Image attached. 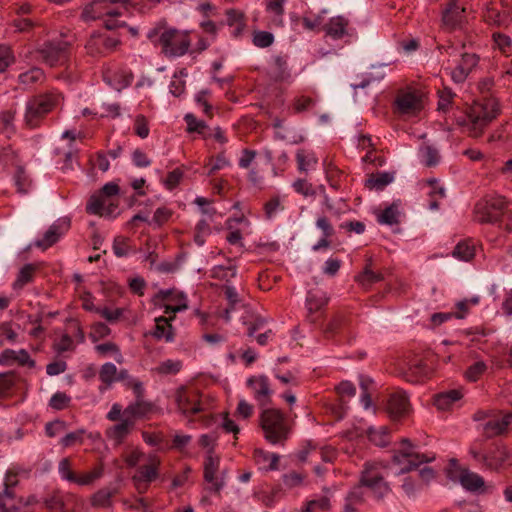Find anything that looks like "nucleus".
<instances>
[{
  "label": "nucleus",
  "instance_id": "1",
  "mask_svg": "<svg viewBox=\"0 0 512 512\" xmlns=\"http://www.w3.org/2000/svg\"><path fill=\"white\" fill-rule=\"evenodd\" d=\"M147 38L160 49L161 54L169 59L186 55L192 45L190 31L162 23L150 29Z\"/></svg>",
  "mask_w": 512,
  "mask_h": 512
},
{
  "label": "nucleus",
  "instance_id": "2",
  "mask_svg": "<svg viewBox=\"0 0 512 512\" xmlns=\"http://www.w3.org/2000/svg\"><path fill=\"white\" fill-rule=\"evenodd\" d=\"M500 103L494 97L475 100L467 109L461 124L472 137H480L500 114Z\"/></svg>",
  "mask_w": 512,
  "mask_h": 512
},
{
  "label": "nucleus",
  "instance_id": "3",
  "mask_svg": "<svg viewBox=\"0 0 512 512\" xmlns=\"http://www.w3.org/2000/svg\"><path fill=\"white\" fill-rule=\"evenodd\" d=\"M135 5V0H94L83 9L81 19L88 22L107 17L105 26L110 30L115 29L123 25L116 18Z\"/></svg>",
  "mask_w": 512,
  "mask_h": 512
},
{
  "label": "nucleus",
  "instance_id": "4",
  "mask_svg": "<svg viewBox=\"0 0 512 512\" xmlns=\"http://www.w3.org/2000/svg\"><path fill=\"white\" fill-rule=\"evenodd\" d=\"M259 424L265 440L272 445H283L290 436L289 422L279 409H263L259 415Z\"/></svg>",
  "mask_w": 512,
  "mask_h": 512
},
{
  "label": "nucleus",
  "instance_id": "5",
  "mask_svg": "<svg viewBox=\"0 0 512 512\" xmlns=\"http://www.w3.org/2000/svg\"><path fill=\"white\" fill-rule=\"evenodd\" d=\"M63 102V96L56 90L38 94L26 103L25 122L31 128L38 127L41 120Z\"/></svg>",
  "mask_w": 512,
  "mask_h": 512
},
{
  "label": "nucleus",
  "instance_id": "6",
  "mask_svg": "<svg viewBox=\"0 0 512 512\" xmlns=\"http://www.w3.org/2000/svg\"><path fill=\"white\" fill-rule=\"evenodd\" d=\"M161 464V458L157 454H147L144 462L137 467L131 478L138 493L144 494L147 492L152 482L164 480L160 473Z\"/></svg>",
  "mask_w": 512,
  "mask_h": 512
},
{
  "label": "nucleus",
  "instance_id": "7",
  "mask_svg": "<svg viewBox=\"0 0 512 512\" xmlns=\"http://www.w3.org/2000/svg\"><path fill=\"white\" fill-rule=\"evenodd\" d=\"M358 484L368 489L378 501L382 500L391 491L388 483L384 480L383 469L377 463H366L364 465Z\"/></svg>",
  "mask_w": 512,
  "mask_h": 512
},
{
  "label": "nucleus",
  "instance_id": "8",
  "mask_svg": "<svg viewBox=\"0 0 512 512\" xmlns=\"http://www.w3.org/2000/svg\"><path fill=\"white\" fill-rule=\"evenodd\" d=\"M61 36L66 39L47 41L37 49L43 62L51 67L62 65L66 61L69 49L74 43L73 35L61 33Z\"/></svg>",
  "mask_w": 512,
  "mask_h": 512
},
{
  "label": "nucleus",
  "instance_id": "9",
  "mask_svg": "<svg viewBox=\"0 0 512 512\" xmlns=\"http://www.w3.org/2000/svg\"><path fill=\"white\" fill-rule=\"evenodd\" d=\"M480 56L466 50V43H462V51L459 57L455 59L454 66L450 69V76L454 83L462 84L468 77L480 68Z\"/></svg>",
  "mask_w": 512,
  "mask_h": 512
},
{
  "label": "nucleus",
  "instance_id": "10",
  "mask_svg": "<svg viewBox=\"0 0 512 512\" xmlns=\"http://www.w3.org/2000/svg\"><path fill=\"white\" fill-rule=\"evenodd\" d=\"M425 94L422 90L407 87L399 90L394 104L399 115L412 117L418 115L424 108Z\"/></svg>",
  "mask_w": 512,
  "mask_h": 512
},
{
  "label": "nucleus",
  "instance_id": "11",
  "mask_svg": "<svg viewBox=\"0 0 512 512\" xmlns=\"http://www.w3.org/2000/svg\"><path fill=\"white\" fill-rule=\"evenodd\" d=\"M434 453L421 454L413 450V445L410 440L403 438L401 440V448L393 456V462L397 465L403 466L400 469L401 473L408 472L415 469L420 464L428 463L435 460Z\"/></svg>",
  "mask_w": 512,
  "mask_h": 512
},
{
  "label": "nucleus",
  "instance_id": "12",
  "mask_svg": "<svg viewBox=\"0 0 512 512\" xmlns=\"http://www.w3.org/2000/svg\"><path fill=\"white\" fill-rule=\"evenodd\" d=\"M508 207L504 197H491L476 204L475 217L480 223H499Z\"/></svg>",
  "mask_w": 512,
  "mask_h": 512
},
{
  "label": "nucleus",
  "instance_id": "13",
  "mask_svg": "<svg viewBox=\"0 0 512 512\" xmlns=\"http://www.w3.org/2000/svg\"><path fill=\"white\" fill-rule=\"evenodd\" d=\"M154 303L171 316L188 308L186 295L173 289L160 290L154 296Z\"/></svg>",
  "mask_w": 512,
  "mask_h": 512
},
{
  "label": "nucleus",
  "instance_id": "14",
  "mask_svg": "<svg viewBox=\"0 0 512 512\" xmlns=\"http://www.w3.org/2000/svg\"><path fill=\"white\" fill-rule=\"evenodd\" d=\"M103 81L116 91H122L131 85L133 73L117 64H108L102 71Z\"/></svg>",
  "mask_w": 512,
  "mask_h": 512
},
{
  "label": "nucleus",
  "instance_id": "15",
  "mask_svg": "<svg viewBox=\"0 0 512 512\" xmlns=\"http://www.w3.org/2000/svg\"><path fill=\"white\" fill-rule=\"evenodd\" d=\"M120 44L118 38L107 33H93L88 39L85 48L92 57H103L113 52Z\"/></svg>",
  "mask_w": 512,
  "mask_h": 512
},
{
  "label": "nucleus",
  "instance_id": "16",
  "mask_svg": "<svg viewBox=\"0 0 512 512\" xmlns=\"http://www.w3.org/2000/svg\"><path fill=\"white\" fill-rule=\"evenodd\" d=\"M174 402L182 414H197L202 408L196 390L181 386L174 393Z\"/></svg>",
  "mask_w": 512,
  "mask_h": 512
},
{
  "label": "nucleus",
  "instance_id": "17",
  "mask_svg": "<svg viewBox=\"0 0 512 512\" xmlns=\"http://www.w3.org/2000/svg\"><path fill=\"white\" fill-rule=\"evenodd\" d=\"M246 385L260 406H266L270 403L273 389L266 375L250 376L246 381Z\"/></svg>",
  "mask_w": 512,
  "mask_h": 512
},
{
  "label": "nucleus",
  "instance_id": "18",
  "mask_svg": "<svg viewBox=\"0 0 512 512\" xmlns=\"http://www.w3.org/2000/svg\"><path fill=\"white\" fill-rule=\"evenodd\" d=\"M118 204V199H111L97 193L90 197L86 210L92 215L114 217L116 215Z\"/></svg>",
  "mask_w": 512,
  "mask_h": 512
},
{
  "label": "nucleus",
  "instance_id": "19",
  "mask_svg": "<svg viewBox=\"0 0 512 512\" xmlns=\"http://www.w3.org/2000/svg\"><path fill=\"white\" fill-rule=\"evenodd\" d=\"M466 8L460 2L451 0L442 12V24L448 30L461 28L465 22Z\"/></svg>",
  "mask_w": 512,
  "mask_h": 512
},
{
  "label": "nucleus",
  "instance_id": "20",
  "mask_svg": "<svg viewBox=\"0 0 512 512\" xmlns=\"http://www.w3.org/2000/svg\"><path fill=\"white\" fill-rule=\"evenodd\" d=\"M69 229L70 219L59 218L48 228L43 238L35 242V246L45 250L54 245Z\"/></svg>",
  "mask_w": 512,
  "mask_h": 512
},
{
  "label": "nucleus",
  "instance_id": "21",
  "mask_svg": "<svg viewBox=\"0 0 512 512\" xmlns=\"http://www.w3.org/2000/svg\"><path fill=\"white\" fill-rule=\"evenodd\" d=\"M511 419L512 414H507L503 417L491 415L484 423L478 424L477 428L481 430L487 438H492L503 433L510 424Z\"/></svg>",
  "mask_w": 512,
  "mask_h": 512
},
{
  "label": "nucleus",
  "instance_id": "22",
  "mask_svg": "<svg viewBox=\"0 0 512 512\" xmlns=\"http://www.w3.org/2000/svg\"><path fill=\"white\" fill-rule=\"evenodd\" d=\"M17 363L20 366L34 368L36 363L25 349H5L0 353V365L10 366Z\"/></svg>",
  "mask_w": 512,
  "mask_h": 512
},
{
  "label": "nucleus",
  "instance_id": "23",
  "mask_svg": "<svg viewBox=\"0 0 512 512\" xmlns=\"http://www.w3.org/2000/svg\"><path fill=\"white\" fill-rule=\"evenodd\" d=\"M387 410L394 419L406 416L410 411V402L407 394L397 391L389 397Z\"/></svg>",
  "mask_w": 512,
  "mask_h": 512
},
{
  "label": "nucleus",
  "instance_id": "24",
  "mask_svg": "<svg viewBox=\"0 0 512 512\" xmlns=\"http://www.w3.org/2000/svg\"><path fill=\"white\" fill-rule=\"evenodd\" d=\"M174 319V316H170L169 318L160 316L155 319V327L148 334L152 336L157 341H165L166 343H170L174 341L175 333L171 321Z\"/></svg>",
  "mask_w": 512,
  "mask_h": 512
},
{
  "label": "nucleus",
  "instance_id": "25",
  "mask_svg": "<svg viewBox=\"0 0 512 512\" xmlns=\"http://www.w3.org/2000/svg\"><path fill=\"white\" fill-rule=\"evenodd\" d=\"M509 460V452L504 446H497L483 457L484 466L493 471L504 468Z\"/></svg>",
  "mask_w": 512,
  "mask_h": 512
},
{
  "label": "nucleus",
  "instance_id": "26",
  "mask_svg": "<svg viewBox=\"0 0 512 512\" xmlns=\"http://www.w3.org/2000/svg\"><path fill=\"white\" fill-rule=\"evenodd\" d=\"M327 302L328 299L323 291L311 290L308 292L306 307L308 310V319L311 322H315L317 320V313L327 305Z\"/></svg>",
  "mask_w": 512,
  "mask_h": 512
},
{
  "label": "nucleus",
  "instance_id": "27",
  "mask_svg": "<svg viewBox=\"0 0 512 512\" xmlns=\"http://www.w3.org/2000/svg\"><path fill=\"white\" fill-rule=\"evenodd\" d=\"M133 427L134 421L124 416L120 423L112 426L107 430V437L116 445H120L130 434Z\"/></svg>",
  "mask_w": 512,
  "mask_h": 512
},
{
  "label": "nucleus",
  "instance_id": "28",
  "mask_svg": "<svg viewBox=\"0 0 512 512\" xmlns=\"http://www.w3.org/2000/svg\"><path fill=\"white\" fill-rule=\"evenodd\" d=\"M219 458L215 456L210 449L204 462V479L212 484L213 489L218 492L223 484L215 480L216 473L219 468Z\"/></svg>",
  "mask_w": 512,
  "mask_h": 512
},
{
  "label": "nucleus",
  "instance_id": "29",
  "mask_svg": "<svg viewBox=\"0 0 512 512\" xmlns=\"http://www.w3.org/2000/svg\"><path fill=\"white\" fill-rule=\"evenodd\" d=\"M459 482L467 491L484 492L485 482L483 477L468 469L461 470Z\"/></svg>",
  "mask_w": 512,
  "mask_h": 512
},
{
  "label": "nucleus",
  "instance_id": "30",
  "mask_svg": "<svg viewBox=\"0 0 512 512\" xmlns=\"http://www.w3.org/2000/svg\"><path fill=\"white\" fill-rule=\"evenodd\" d=\"M463 397L462 390L452 389L441 392L434 397V405L438 410L447 411L455 406Z\"/></svg>",
  "mask_w": 512,
  "mask_h": 512
},
{
  "label": "nucleus",
  "instance_id": "31",
  "mask_svg": "<svg viewBox=\"0 0 512 512\" xmlns=\"http://www.w3.org/2000/svg\"><path fill=\"white\" fill-rule=\"evenodd\" d=\"M365 488L359 484L355 485L346 495L344 499V512H357L358 507L365 502Z\"/></svg>",
  "mask_w": 512,
  "mask_h": 512
},
{
  "label": "nucleus",
  "instance_id": "32",
  "mask_svg": "<svg viewBox=\"0 0 512 512\" xmlns=\"http://www.w3.org/2000/svg\"><path fill=\"white\" fill-rule=\"evenodd\" d=\"M21 377L16 371L0 373V398L11 396L20 382Z\"/></svg>",
  "mask_w": 512,
  "mask_h": 512
},
{
  "label": "nucleus",
  "instance_id": "33",
  "mask_svg": "<svg viewBox=\"0 0 512 512\" xmlns=\"http://www.w3.org/2000/svg\"><path fill=\"white\" fill-rule=\"evenodd\" d=\"M431 372L430 367L424 361L416 360L409 366L405 377L409 382L420 383L427 379Z\"/></svg>",
  "mask_w": 512,
  "mask_h": 512
},
{
  "label": "nucleus",
  "instance_id": "34",
  "mask_svg": "<svg viewBox=\"0 0 512 512\" xmlns=\"http://www.w3.org/2000/svg\"><path fill=\"white\" fill-rule=\"evenodd\" d=\"M226 22L227 25L231 28V35L234 38H239L242 36L246 27L245 15L243 12L235 9L227 10Z\"/></svg>",
  "mask_w": 512,
  "mask_h": 512
},
{
  "label": "nucleus",
  "instance_id": "35",
  "mask_svg": "<svg viewBox=\"0 0 512 512\" xmlns=\"http://www.w3.org/2000/svg\"><path fill=\"white\" fill-rule=\"evenodd\" d=\"M152 409V403L145 401L143 398H139L124 409L123 416L130 418L135 422V419L145 417L152 411Z\"/></svg>",
  "mask_w": 512,
  "mask_h": 512
},
{
  "label": "nucleus",
  "instance_id": "36",
  "mask_svg": "<svg viewBox=\"0 0 512 512\" xmlns=\"http://www.w3.org/2000/svg\"><path fill=\"white\" fill-rule=\"evenodd\" d=\"M253 456L255 463L260 469L268 471L278 468L279 456L275 453H270L263 449H255Z\"/></svg>",
  "mask_w": 512,
  "mask_h": 512
},
{
  "label": "nucleus",
  "instance_id": "37",
  "mask_svg": "<svg viewBox=\"0 0 512 512\" xmlns=\"http://www.w3.org/2000/svg\"><path fill=\"white\" fill-rule=\"evenodd\" d=\"M270 76L275 81H287L291 78L287 60L282 56H275L270 65Z\"/></svg>",
  "mask_w": 512,
  "mask_h": 512
},
{
  "label": "nucleus",
  "instance_id": "38",
  "mask_svg": "<svg viewBox=\"0 0 512 512\" xmlns=\"http://www.w3.org/2000/svg\"><path fill=\"white\" fill-rule=\"evenodd\" d=\"M297 168L301 173H307L315 169L318 159L315 153L309 149H299L296 152Z\"/></svg>",
  "mask_w": 512,
  "mask_h": 512
},
{
  "label": "nucleus",
  "instance_id": "39",
  "mask_svg": "<svg viewBox=\"0 0 512 512\" xmlns=\"http://www.w3.org/2000/svg\"><path fill=\"white\" fill-rule=\"evenodd\" d=\"M22 165L19 154L11 146L3 147L0 150V170L6 171L11 167L15 169Z\"/></svg>",
  "mask_w": 512,
  "mask_h": 512
},
{
  "label": "nucleus",
  "instance_id": "40",
  "mask_svg": "<svg viewBox=\"0 0 512 512\" xmlns=\"http://www.w3.org/2000/svg\"><path fill=\"white\" fill-rule=\"evenodd\" d=\"M383 279L384 276L381 272H375L372 270L371 262L367 263L363 268V271L355 276V281L366 289Z\"/></svg>",
  "mask_w": 512,
  "mask_h": 512
},
{
  "label": "nucleus",
  "instance_id": "41",
  "mask_svg": "<svg viewBox=\"0 0 512 512\" xmlns=\"http://www.w3.org/2000/svg\"><path fill=\"white\" fill-rule=\"evenodd\" d=\"M476 247L471 240H462L452 251V256L460 261H471L475 256Z\"/></svg>",
  "mask_w": 512,
  "mask_h": 512
},
{
  "label": "nucleus",
  "instance_id": "42",
  "mask_svg": "<svg viewBox=\"0 0 512 512\" xmlns=\"http://www.w3.org/2000/svg\"><path fill=\"white\" fill-rule=\"evenodd\" d=\"M348 20L343 16H336L329 20L325 26L326 34L334 39L342 38L346 34Z\"/></svg>",
  "mask_w": 512,
  "mask_h": 512
},
{
  "label": "nucleus",
  "instance_id": "43",
  "mask_svg": "<svg viewBox=\"0 0 512 512\" xmlns=\"http://www.w3.org/2000/svg\"><path fill=\"white\" fill-rule=\"evenodd\" d=\"M394 180V173L392 172H378L371 174L365 182V186L370 190H383L387 185Z\"/></svg>",
  "mask_w": 512,
  "mask_h": 512
},
{
  "label": "nucleus",
  "instance_id": "44",
  "mask_svg": "<svg viewBox=\"0 0 512 512\" xmlns=\"http://www.w3.org/2000/svg\"><path fill=\"white\" fill-rule=\"evenodd\" d=\"M426 184L430 188L428 192L429 209L437 210L439 208V201L444 199L446 196L445 189L439 185L436 179H428Z\"/></svg>",
  "mask_w": 512,
  "mask_h": 512
},
{
  "label": "nucleus",
  "instance_id": "45",
  "mask_svg": "<svg viewBox=\"0 0 512 512\" xmlns=\"http://www.w3.org/2000/svg\"><path fill=\"white\" fill-rule=\"evenodd\" d=\"M45 79V74L42 69L33 67L30 70L19 74L18 82L24 88H30L35 84L42 83Z\"/></svg>",
  "mask_w": 512,
  "mask_h": 512
},
{
  "label": "nucleus",
  "instance_id": "46",
  "mask_svg": "<svg viewBox=\"0 0 512 512\" xmlns=\"http://www.w3.org/2000/svg\"><path fill=\"white\" fill-rule=\"evenodd\" d=\"M183 367V363L179 359H166L162 362H160L156 367L152 368L151 372L160 375V376H167V375H175Z\"/></svg>",
  "mask_w": 512,
  "mask_h": 512
},
{
  "label": "nucleus",
  "instance_id": "47",
  "mask_svg": "<svg viewBox=\"0 0 512 512\" xmlns=\"http://www.w3.org/2000/svg\"><path fill=\"white\" fill-rule=\"evenodd\" d=\"M331 500L327 495H322L306 502L302 512H329Z\"/></svg>",
  "mask_w": 512,
  "mask_h": 512
},
{
  "label": "nucleus",
  "instance_id": "48",
  "mask_svg": "<svg viewBox=\"0 0 512 512\" xmlns=\"http://www.w3.org/2000/svg\"><path fill=\"white\" fill-rule=\"evenodd\" d=\"M114 494L115 490L102 488L93 494L91 504L96 508H109L112 506V497Z\"/></svg>",
  "mask_w": 512,
  "mask_h": 512
},
{
  "label": "nucleus",
  "instance_id": "49",
  "mask_svg": "<svg viewBox=\"0 0 512 512\" xmlns=\"http://www.w3.org/2000/svg\"><path fill=\"white\" fill-rule=\"evenodd\" d=\"M99 379L105 385V388L110 387L117 381V367L111 362L104 363L99 370Z\"/></svg>",
  "mask_w": 512,
  "mask_h": 512
},
{
  "label": "nucleus",
  "instance_id": "50",
  "mask_svg": "<svg viewBox=\"0 0 512 512\" xmlns=\"http://www.w3.org/2000/svg\"><path fill=\"white\" fill-rule=\"evenodd\" d=\"M35 273V266L32 264L24 265L13 283L14 290L22 289L26 284L30 283L33 280Z\"/></svg>",
  "mask_w": 512,
  "mask_h": 512
},
{
  "label": "nucleus",
  "instance_id": "51",
  "mask_svg": "<svg viewBox=\"0 0 512 512\" xmlns=\"http://www.w3.org/2000/svg\"><path fill=\"white\" fill-rule=\"evenodd\" d=\"M95 351L101 356L113 355L117 363L122 364L124 357L118 345L113 342H105L95 346Z\"/></svg>",
  "mask_w": 512,
  "mask_h": 512
},
{
  "label": "nucleus",
  "instance_id": "52",
  "mask_svg": "<svg viewBox=\"0 0 512 512\" xmlns=\"http://www.w3.org/2000/svg\"><path fill=\"white\" fill-rule=\"evenodd\" d=\"M212 219L203 218L198 221L195 226L194 242L198 246H203L206 242V238L211 234L210 221Z\"/></svg>",
  "mask_w": 512,
  "mask_h": 512
},
{
  "label": "nucleus",
  "instance_id": "53",
  "mask_svg": "<svg viewBox=\"0 0 512 512\" xmlns=\"http://www.w3.org/2000/svg\"><path fill=\"white\" fill-rule=\"evenodd\" d=\"M146 456H147V454H145L139 448L135 447V448L127 449L124 452V454L122 455V458L127 467L135 468L141 462H144Z\"/></svg>",
  "mask_w": 512,
  "mask_h": 512
},
{
  "label": "nucleus",
  "instance_id": "54",
  "mask_svg": "<svg viewBox=\"0 0 512 512\" xmlns=\"http://www.w3.org/2000/svg\"><path fill=\"white\" fill-rule=\"evenodd\" d=\"M368 438L376 446L384 447L390 441V435L386 427L369 428Z\"/></svg>",
  "mask_w": 512,
  "mask_h": 512
},
{
  "label": "nucleus",
  "instance_id": "55",
  "mask_svg": "<svg viewBox=\"0 0 512 512\" xmlns=\"http://www.w3.org/2000/svg\"><path fill=\"white\" fill-rule=\"evenodd\" d=\"M28 470L24 469L19 465L11 466L5 474L4 477V486L5 489L11 490V488L15 487L18 484V477L22 474H27Z\"/></svg>",
  "mask_w": 512,
  "mask_h": 512
},
{
  "label": "nucleus",
  "instance_id": "56",
  "mask_svg": "<svg viewBox=\"0 0 512 512\" xmlns=\"http://www.w3.org/2000/svg\"><path fill=\"white\" fill-rule=\"evenodd\" d=\"M378 222L385 225H395L399 223V209L396 204H391L385 208L378 216Z\"/></svg>",
  "mask_w": 512,
  "mask_h": 512
},
{
  "label": "nucleus",
  "instance_id": "57",
  "mask_svg": "<svg viewBox=\"0 0 512 512\" xmlns=\"http://www.w3.org/2000/svg\"><path fill=\"white\" fill-rule=\"evenodd\" d=\"M0 511L1 512H17L18 506L15 495L11 490L4 489L0 493Z\"/></svg>",
  "mask_w": 512,
  "mask_h": 512
},
{
  "label": "nucleus",
  "instance_id": "58",
  "mask_svg": "<svg viewBox=\"0 0 512 512\" xmlns=\"http://www.w3.org/2000/svg\"><path fill=\"white\" fill-rule=\"evenodd\" d=\"M184 121L187 124L188 133L204 134V131L208 129V125L203 120H199L192 113H187L184 116Z\"/></svg>",
  "mask_w": 512,
  "mask_h": 512
},
{
  "label": "nucleus",
  "instance_id": "59",
  "mask_svg": "<svg viewBox=\"0 0 512 512\" xmlns=\"http://www.w3.org/2000/svg\"><path fill=\"white\" fill-rule=\"evenodd\" d=\"M438 96V110L447 112L451 108L453 99L456 97V94L450 88L445 87L442 90H439Z\"/></svg>",
  "mask_w": 512,
  "mask_h": 512
},
{
  "label": "nucleus",
  "instance_id": "60",
  "mask_svg": "<svg viewBox=\"0 0 512 512\" xmlns=\"http://www.w3.org/2000/svg\"><path fill=\"white\" fill-rule=\"evenodd\" d=\"M14 182L19 193L26 194L28 192V189L30 187V180L26 175L25 168L23 165L16 168Z\"/></svg>",
  "mask_w": 512,
  "mask_h": 512
},
{
  "label": "nucleus",
  "instance_id": "61",
  "mask_svg": "<svg viewBox=\"0 0 512 512\" xmlns=\"http://www.w3.org/2000/svg\"><path fill=\"white\" fill-rule=\"evenodd\" d=\"M492 39L494 42V48L498 49L500 52L507 54L512 49V40L511 38L501 32H495L492 35Z\"/></svg>",
  "mask_w": 512,
  "mask_h": 512
},
{
  "label": "nucleus",
  "instance_id": "62",
  "mask_svg": "<svg viewBox=\"0 0 512 512\" xmlns=\"http://www.w3.org/2000/svg\"><path fill=\"white\" fill-rule=\"evenodd\" d=\"M283 210L284 206L278 196L271 198L264 204L265 216L269 220L275 218Z\"/></svg>",
  "mask_w": 512,
  "mask_h": 512
},
{
  "label": "nucleus",
  "instance_id": "63",
  "mask_svg": "<svg viewBox=\"0 0 512 512\" xmlns=\"http://www.w3.org/2000/svg\"><path fill=\"white\" fill-rule=\"evenodd\" d=\"M113 252L117 257H126L131 252L130 239L125 236L115 237Z\"/></svg>",
  "mask_w": 512,
  "mask_h": 512
},
{
  "label": "nucleus",
  "instance_id": "64",
  "mask_svg": "<svg viewBox=\"0 0 512 512\" xmlns=\"http://www.w3.org/2000/svg\"><path fill=\"white\" fill-rule=\"evenodd\" d=\"M420 154L422 162L428 167L435 166L439 162L440 157L438 151L431 146L422 147Z\"/></svg>",
  "mask_w": 512,
  "mask_h": 512
}]
</instances>
